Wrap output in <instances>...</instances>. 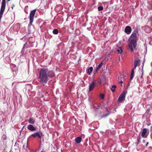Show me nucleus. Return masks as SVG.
Wrapping results in <instances>:
<instances>
[{
    "mask_svg": "<svg viewBox=\"0 0 152 152\" xmlns=\"http://www.w3.org/2000/svg\"><path fill=\"white\" fill-rule=\"evenodd\" d=\"M130 83L129 82V83H128V84H127V88L129 87V86L130 85Z\"/></svg>",
    "mask_w": 152,
    "mask_h": 152,
    "instance_id": "e433bc0d",
    "label": "nucleus"
},
{
    "mask_svg": "<svg viewBox=\"0 0 152 152\" xmlns=\"http://www.w3.org/2000/svg\"><path fill=\"white\" fill-rule=\"evenodd\" d=\"M27 128L28 130L32 132L36 131V128L32 124L28 125Z\"/></svg>",
    "mask_w": 152,
    "mask_h": 152,
    "instance_id": "6e6552de",
    "label": "nucleus"
},
{
    "mask_svg": "<svg viewBox=\"0 0 152 152\" xmlns=\"http://www.w3.org/2000/svg\"><path fill=\"white\" fill-rule=\"evenodd\" d=\"M10 0H7V1H10Z\"/></svg>",
    "mask_w": 152,
    "mask_h": 152,
    "instance_id": "de8ad7c7",
    "label": "nucleus"
},
{
    "mask_svg": "<svg viewBox=\"0 0 152 152\" xmlns=\"http://www.w3.org/2000/svg\"><path fill=\"white\" fill-rule=\"evenodd\" d=\"M116 88V86L115 85H113L112 86L111 88V90L113 92H114L115 91V89Z\"/></svg>",
    "mask_w": 152,
    "mask_h": 152,
    "instance_id": "6ab92c4d",
    "label": "nucleus"
},
{
    "mask_svg": "<svg viewBox=\"0 0 152 152\" xmlns=\"http://www.w3.org/2000/svg\"><path fill=\"white\" fill-rule=\"evenodd\" d=\"M143 72H142V75L140 77L141 79L143 78Z\"/></svg>",
    "mask_w": 152,
    "mask_h": 152,
    "instance_id": "f704fd0d",
    "label": "nucleus"
},
{
    "mask_svg": "<svg viewBox=\"0 0 152 152\" xmlns=\"http://www.w3.org/2000/svg\"><path fill=\"white\" fill-rule=\"evenodd\" d=\"M123 75L122 78H125L126 77V75Z\"/></svg>",
    "mask_w": 152,
    "mask_h": 152,
    "instance_id": "72a5a7b5",
    "label": "nucleus"
},
{
    "mask_svg": "<svg viewBox=\"0 0 152 152\" xmlns=\"http://www.w3.org/2000/svg\"><path fill=\"white\" fill-rule=\"evenodd\" d=\"M151 64L152 65V62L151 63Z\"/></svg>",
    "mask_w": 152,
    "mask_h": 152,
    "instance_id": "603ef678",
    "label": "nucleus"
},
{
    "mask_svg": "<svg viewBox=\"0 0 152 152\" xmlns=\"http://www.w3.org/2000/svg\"><path fill=\"white\" fill-rule=\"evenodd\" d=\"M137 30H135L131 34L130 38V43L129 44L128 49L132 52L133 51L134 49H135L136 46L137 41L136 38L137 37Z\"/></svg>",
    "mask_w": 152,
    "mask_h": 152,
    "instance_id": "f03ea898",
    "label": "nucleus"
},
{
    "mask_svg": "<svg viewBox=\"0 0 152 152\" xmlns=\"http://www.w3.org/2000/svg\"><path fill=\"white\" fill-rule=\"evenodd\" d=\"M140 60L138 59L136 60L135 61L134 65L135 66H137L140 62Z\"/></svg>",
    "mask_w": 152,
    "mask_h": 152,
    "instance_id": "a211bd4d",
    "label": "nucleus"
},
{
    "mask_svg": "<svg viewBox=\"0 0 152 152\" xmlns=\"http://www.w3.org/2000/svg\"><path fill=\"white\" fill-rule=\"evenodd\" d=\"M134 71H133V70H131V75H130V79L131 80H132L134 76Z\"/></svg>",
    "mask_w": 152,
    "mask_h": 152,
    "instance_id": "f3484780",
    "label": "nucleus"
},
{
    "mask_svg": "<svg viewBox=\"0 0 152 152\" xmlns=\"http://www.w3.org/2000/svg\"><path fill=\"white\" fill-rule=\"evenodd\" d=\"M122 78H120L119 80V81H120L121 80V79H122Z\"/></svg>",
    "mask_w": 152,
    "mask_h": 152,
    "instance_id": "a18cd8bd",
    "label": "nucleus"
},
{
    "mask_svg": "<svg viewBox=\"0 0 152 152\" xmlns=\"http://www.w3.org/2000/svg\"><path fill=\"white\" fill-rule=\"evenodd\" d=\"M82 137L81 136L77 137V144L80 143L82 141Z\"/></svg>",
    "mask_w": 152,
    "mask_h": 152,
    "instance_id": "2eb2a0df",
    "label": "nucleus"
},
{
    "mask_svg": "<svg viewBox=\"0 0 152 152\" xmlns=\"http://www.w3.org/2000/svg\"><path fill=\"white\" fill-rule=\"evenodd\" d=\"M140 134H141V133H140V134L139 135V136L137 138V141H140L141 139V136L140 135Z\"/></svg>",
    "mask_w": 152,
    "mask_h": 152,
    "instance_id": "a878e982",
    "label": "nucleus"
},
{
    "mask_svg": "<svg viewBox=\"0 0 152 152\" xmlns=\"http://www.w3.org/2000/svg\"><path fill=\"white\" fill-rule=\"evenodd\" d=\"M14 7V5L13 4H12L11 7V8L12 9H13V7Z\"/></svg>",
    "mask_w": 152,
    "mask_h": 152,
    "instance_id": "c9c22d12",
    "label": "nucleus"
},
{
    "mask_svg": "<svg viewBox=\"0 0 152 152\" xmlns=\"http://www.w3.org/2000/svg\"><path fill=\"white\" fill-rule=\"evenodd\" d=\"M142 142L143 143H144L145 142V140H142Z\"/></svg>",
    "mask_w": 152,
    "mask_h": 152,
    "instance_id": "58836bf2",
    "label": "nucleus"
},
{
    "mask_svg": "<svg viewBox=\"0 0 152 152\" xmlns=\"http://www.w3.org/2000/svg\"><path fill=\"white\" fill-rule=\"evenodd\" d=\"M132 28L129 26H126L124 29V32L127 34H129L131 33Z\"/></svg>",
    "mask_w": 152,
    "mask_h": 152,
    "instance_id": "0eeeda50",
    "label": "nucleus"
},
{
    "mask_svg": "<svg viewBox=\"0 0 152 152\" xmlns=\"http://www.w3.org/2000/svg\"><path fill=\"white\" fill-rule=\"evenodd\" d=\"M103 6H100L98 7V10H103Z\"/></svg>",
    "mask_w": 152,
    "mask_h": 152,
    "instance_id": "cd10ccee",
    "label": "nucleus"
},
{
    "mask_svg": "<svg viewBox=\"0 0 152 152\" xmlns=\"http://www.w3.org/2000/svg\"><path fill=\"white\" fill-rule=\"evenodd\" d=\"M76 31V30H75V32Z\"/></svg>",
    "mask_w": 152,
    "mask_h": 152,
    "instance_id": "09e8293b",
    "label": "nucleus"
},
{
    "mask_svg": "<svg viewBox=\"0 0 152 152\" xmlns=\"http://www.w3.org/2000/svg\"><path fill=\"white\" fill-rule=\"evenodd\" d=\"M102 65V62H101L96 67L97 69H99L101 67Z\"/></svg>",
    "mask_w": 152,
    "mask_h": 152,
    "instance_id": "4be33fe9",
    "label": "nucleus"
},
{
    "mask_svg": "<svg viewBox=\"0 0 152 152\" xmlns=\"http://www.w3.org/2000/svg\"><path fill=\"white\" fill-rule=\"evenodd\" d=\"M25 10V12L26 13V10Z\"/></svg>",
    "mask_w": 152,
    "mask_h": 152,
    "instance_id": "49530a36",
    "label": "nucleus"
},
{
    "mask_svg": "<svg viewBox=\"0 0 152 152\" xmlns=\"http://www.w3.org/2000/svg\"><path fill=\"white\" fill-rule=\"evenodd\" d=\"M53 33L54 34H57L58 33V31L57 29H54L53 31Z\"/></svg>",
    "mask_w": 152,
    "mask_h": 152,
    "instance_id": "412c9836",
    "label": "nucleus"
},
{
    "mask_svg": "<svg viewBox=\"0 0 152 152\" xmlns=\"http://www.w3.org/2000/svg\"><path fill=\"white\" fill-rule=\"evenodd\" d=\"M140 133L141 136L143 138H147L148 134V132L147 134V129L146 128H144Z\"/></svg>",
    "mask_w": 152,
    "mask_h": 152,
    "instance_id": "423d86ee",
    "label": "nucleus"
},
{
    "mask_svg": "<svg viewBox=\"0 0 152 152\" xmlns=\"http://www.w3.org/2000/svg\"><path fill=\"white\" fill-rule=\"evenodd\" d=\"M4 10H0V21L1 19V18L2 17V15L3 14L4 11Z\"/></svg>",
    "mask_w": 152,
    "mask_h": 152,
    "instance_id": "5701e85b",
    "label": "nucleus"
},
{
    "mask_svg": "<svg viewBox=\"0 0 152 152\" xmlns=\"http://www.w3.org/2000/svg\"><path fill=\"white\" fill-rule=\"evenodd\" d=\"M99 97L101 99H103L104 98V94H102L99 95Z\"/></svg>",
    "mask_w": 152,
    "mask_h": 152,
    "instance_id": "393cba45",
    "label": "nucleus"
},
{
    "mask_svg": "<svg viewBox=\"0 0 152 152\" xmlns=\"http://www.w3.org/2000/svg\"><path fill=\"white\" fill-rule=\"evenodd\" d=\"M29 2H33L34 1V0H27Z\"/></svg>",
    "mask_w": 152,
    "mask_h": 152,
    "instance_id": "7c9ffc66",
    "label": "nucleus"
},
{
    "mask_svg": "<svg viewBox=\"0 0 152 152\" xmlns=\"http://www.w3.org/2000/svg\"><path fill=\"white\" fill-rule=\"evenodd\" d=\"M27 42H26V43H25L24 44V45L23 48L21 52V53L22 54H23L24 53V52L25 50V49L26 48H27Z\"/></svg>",
    "mask_w": 152,
    "mask_h": 152,
    "instance_id": "4468645a",
    "label": "nucleus"
},
{
    "mask_svg": "<svg viewBox=\"0 0 152 152\" xmlns=\"http://www.w3.org/2000/svg\"><path fill=\"white\" fill-rule=\"evenodd\" d=\"M80 58H79V60H78V63L79 64V61L80 60Z\"/></svg>",
    "mask_w": 152,
    "mask_h": 152,
    "instance_id": "c03bdc74",
    "label": "nucleus"
},
{
    "mask_svg": "<svg viewBox=\"0 0 152 152\" xmlns=\"http://www.w3.org/2000/svg\"><path fill=\"white\" fill-rule=\"evenodd\" d=\"M110 113H108L106 114H104L102 116V118H105L109 115Z\"/></svg>",
    "mask_w": 152,
    "mask_h": 152,
    "instance_id": "b1692460",
    "label": "nucleus"
},
{
    "mask_svg": "<svg viewBox=\"0 0 152 152\" xmlns=\"http://www.w3.org/2000/svg\"><path fill=\"white\" fill-rule=\"evenodd\" d=\"M43 134L42 133L40 132H35L34 133L31 134L30 135L29 137H32L34 138H36L37 137L39 138L40 139H41V137L42 136Z\"/></svg>",
    "mask_w": 152,
    "mask_h": 152,
    "instance_id": "20e7f679",
    "label": "nucleus"
},
{
    "mask_svg": "<svg viewBox=\"0 0 152 152\" xmlns=\"http://www.w3.org/2000/svg\"><path fill=\"white\" fill-rule=\"evenodd\" d=\"M28 7V6H25V9H26Z\"/></svg>",
    "mask_w": 152,
    "mask_h": 152,
    "instance_id": "a19ab883",
    "label": "nucleus"
},
{
    "mask_svg": "<svg viewBox=\"0 0 152 152\" xmlns=\"http://www.w3.org/2000/svg\"><path fill=\"white\" fill-rule=\"evenodd\" d=\"M126 93L125 91H123L120 96L118 99V101L119 102H122L125 99Z\"/></svg>",
    "mask_w": 152,
    "mask_h": 152,
    "instance_id": "39448f33",
    "label": "nucleus"
},
{
    "mask_svg": "<svg viewBox=\"0 0 152 152\" xmlns=\"http://www.w3.org/2000/svg\"><path fill=\"white\" fill-rule=\"evenodd\" d=\"M53 76L52 71L48 70L47 68H41L39 73V81L41 84L46 83L49 80V77H52Z\"/></svg>",
    "mask_w": 152,
    "mask_h": 152,
    "instance_id": "f257e3e1",
    "label": "nucleus"
},
{
    "mask_svg": "<svg viewBox=\"0 0 152 152\" xmlns=\"http://www.w3.org/2000/svg\"><path fill=\"white\" fill-rule=\"evenodd\" d=\"M36 11V10H32L30 12L29 15V23L28 26V28L32 24Z\"/></svg>",
    "mask_w": 152,
    "mask_h": 152,
    "instance_id": "7ed1b4c3",
    "label": "nucleus"
},
{
    "mask_svg": "<svg viewBox=\"0 0 152 152\" xmlns=\"http://www.w3.org/2000/svg\"><path fill=\"white\" fill-rule=\"evenodd\" d=\"M41 152H43L42 151H41Z\"/></svg>",
    "mask_w": 152,
    "mask_h": 152,
    "instance_id": "3c124183",
    "label": "nucleus"
},
{
    "mask_svg": "<svg viewBox=\"0 0 152 152\" xmlns=\"http://www.w3.org/2000/svg\"><path fill=\"white\" fill-rule=\"evenodd\" d=\"M29 152H36V151H30Z\"/></svg>",
    "mask_w": 152,
    "mask_h": 152,
    "instance_id": "ea45409f",
    "label": "nucleus"
},
{
    "mask_svg": "<svg viewBox=\"0 0 152 152\" xmlns=\"http://www.w3.org/2000/svg\"><path fill=\"white\" fill-rule=\"evenodd\" d=\"M117 51L118 53L122 54L123 53V50L122 48L121 47H120L117 50Z\"/></svg>",
    "mask_w": 152,
    "mask_h": 152,
    "instance_id": "dca6fc26",
    "label": "nucleus"
},
{
    "mask_svg": "<svg viewBox=\"0 0 152 152\" xmlns=\"http://www.w3.org/2000/svg\"><path fill=\"white\" fill-rule=\"evenodd\" d=\"M123 75H120V76H118V81L119 83H122L123 81L122 80H121L120 81H119V80L120 78H122Z\"/></svg>",
    "mask_w": 152,
    "mask_h": 152,
    "instance_id": "aec40b11",
    "label": "nucleus"
},
{
    "mask_svg": "<svg viewBox=\"0 0 152 152\" xmlns=\"http://www.w3.org/2000/svg\"><path fill=\"white\" fill-rule=\"evenodd\" d=\"M5 0H2L1 6L0 10H4L5 7Z\"/></svg>",
    "mask_w": 152,
    "mask_h": 152,
    "instance_id": "f8f14e48",
    "label": "nucleus"
},
{
    "mask_svg": "<svg viewBox=\"0 0 152 152\" xmlns=\"http://www.w3.org/2000/svg\"><path fill=\"white\" fill-rule=\"evenodd\" d=\"M75 142H76V138H75Z\"/></svg>",
    "mask_w": 152,
    "mask_h": 152,
    "instance_id": "37998d69",
    "label": "nucleus"
},
{
    "mask_svg": "<svg viewBox=\"0 0 152 152\" xmlns=\"http://www.w3.org/2000/svg\"><path fill=\"white\" fill-rule=\"evenodd\" d=\"M148 143H149V142H147V143H146V146H147V145H148Z\"/></svg>",
    "mask_w": 152,
    "mask_h": 152,
    "instance_id": "79ce46f5",
    "label": "nucleus"
},
{
    "mask_svg": "<svg viewBox=\"0 0 152 152\" xmlns=\"http://www.w3.org/2000/svg\"><path fill=\"white\" fill-rule=\"evenodd\" d=\"M75 0H73V1H74H74H75Z\"/></svg>",
    "mask_w": 152,
    "mask_h": 152,
    "instance_id": "8fccbe9b",
    "label": "nucleus"
},
{
    "mask_svg": "<svg viewBox=\"0 0 152 152\" xmlns=\"http://www.w3.org/2000/svg\"><path fill=\"white\" fill-rule=\"evenodd\" d=\"M92 82L94 83V84L96 86H99L101 84L100 83V81L99 80H95L93 81Z\"/></svg>",
    "mask_w": 152,
    "mask_h": 152,
    "instance_id": "ddd939ff",
    "label": "nucleus"
},
{
    "mask_svg": "<svg viewBox=\"0 0 152 152\" xmlns=\"http://www.w3.org/2000/svg\"><path fill=\"white\" fill-rule=\"evenodd\" d=\"M140 141H138L137 140V142L136 143V145H137L140 143Z\"/></svg>",
    "mask_w": 152,
    "mask_h": 152,
    "instance_id": "2f4dec72",
    "label": "nucleus"
},
{
    "mask_svg": "<svg viewBox=\"0 0 152 152\" xmlns=\"http://www.w3.org/2000/svg\"><path fill=\"white\" fill-rule=\"evenodd\" d=\"M28 122L31 124H33L35 123V120L34 118L31 117L28 119Z\"/></svg>",
    "mask_w": 152,
    "mask_h": 152,
    "instance_id": "9b49d317",
    "label": "nucleus"
},
{
    "mask_svg": "<svg viewBox=\"0 0 152 152\" xmlns=\"http://www.w3.org/2000/svg\"><path fill=\"white\" fill-rule=\"evenodd\" d=\"M96 86L94 82H92L91 83L90 85L89 88V91H91L94 89V88Z\"/></svg>",
    "mask_w": 152,
    "mask_h": 152,
    "instance_id": "1a4fd4ad",
    "label": "nucleus"
},
{
    "mask_svg": "<svg viewBox=\"0 0 152 152\" xmlns=\"http://www.w3.org/2000/svg\"><path fill=\"white\" fill-rule=\"evenodd\" d=\"M150 130L151 132H152V125L151 126Z\"/></svg>",
    "mask_w": 152,
    "mask_h": 152,
    "instance_id": "4c0bfd02",
    "label": "nucleus"
},
{
    "mask_svg": "<svg viewBox=\"0 0 152 152\" xmlns=\"http://www.w3.org/2000/svg\"><path fill=\"white\" fill-rule=\"evenodd\" d=\"M80 32L79 30L78 29H77V35H78L80 34Z\"/></svg>",
    "mask_w": 152,
    "mask_h": 152,
    "instance_id": "bb28decb",
    "label": "nucleus"
},
{
    "mask_svg": "<svg viewBox=\"0 0 152 152\" xmlns=\"http://www.w3.org/2000/svg\"><path fill=\"white\" fill-rule=\"evenodd\" d=\"M137 66H135L134 65V67L133 68L132 70H133V71H134V70L136 69Z\"/></svg>",
    "mask_w": 152,
    "mask_h": 152,
    "instance_id": "c756f323",
    "label": "nucleus"
},
{
    "mask_svg": "<svg viewBox=\"0 0 152 152\" xmlns=\"http://www.w3.org/2000/svg\"><path fill=\"white\" fill-rule=\"evenodd\" d=\"M99 70V69H97V68H96L95 69L94 71L95 72V73H96Z\"/></svg>",
    "mask_w": 152,
    "mask_h": 152,
    "instance_id": "c85d7f7f",
    "label": "nucleus"
},
{
    "mask_svg": "<svg viewBox=\"0 0 152 152\" xmlns=\"http://www.w3.org/2000/svg\"><path fill=\"white\" fill-rule=\"evenodd\" d=\"M93 69V68L91 66L89 67L86 70L87 73L89 75H90L91 73L92 72Z\"/></svg>",
    "mask_w": 152,
    "mask_h": 152,
    "instance_id": "9d476101",
    "label": "nucleus"
},
{
    "mask_svg": "<svg viewBox=\"0 0 152 152\" xmlns=\"http://www.w3.org/2000/svg\"><path fill=\"white\" fill-rule=\"evenodd\" d=\"M149 43L150 45H152V39L149 41Z\"/></svg>",
    "mask_w": 152,
    "mask_h": 152,
    "instance_id": "473e14b6",
    "label": "nucleus"
}]
</instances>
